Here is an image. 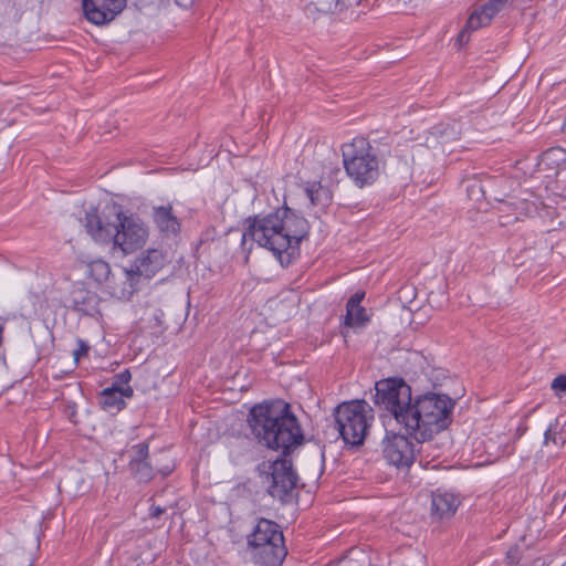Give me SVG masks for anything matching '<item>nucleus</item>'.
<instances>
[{
	"label": "nucleus",
	"mask_w": 566,
	"mask_h": 566,
	"mask_svg": "<svg viewBox=\"0 0 566 566\" xmlns=\"http://www.w3.org/2000/svg\"><path fill=\"white\" fill-rule=\"evenodd\" d=\"M460 132L455 124H440L432 128L430 135L440 144H447L459 138Z\"/></svg>",
	"instance_id": "nucleus-22"
},
{
	"label": "nucleus",
	"mask_w": 566,
	"mask_h": 566,
	"mask_svg": "<svg viewBox=\"0 0 566 566\" xmlns=\"http://www.w3.org/2000/svg\"><path fill=\"white\" fill-rule=\"evenodd\" d=\"M248 424L260 444L281 451L282 455H290L304 441L298 419L290 403L281 399L253 406L248 416Z\"/></svg>",
	"instance_id": "nucleus-2"
},
{
	"label": "nucleus",
	"mask_w": 566,
	"mask_h": 566,
	"mask_svg": "<svg viewBox=\"0 0 566 566\" xmlns=\"http://www.w3.org/2000/svg\"><path fill=\"white\" fill-rule=\"evenodd\" d=\"M127 0H83L85 18L93 24L103 25L113 21L125 8Z\"/></svg>",
	"instance_id": "nucleus-12"
},
{
	"label": "nucleus",
	"mask_w": 566,
	"mask_h": 566,
	"mask_svg": "<svg viewBox=\"0 0 566 566\" xmlns=\"http://www.w3.org/2000/svg\"><path fill=\"white\" fill-rule=\"evenodd\" d=\"M453 407L454 401L448 395L436 392L418 395L413 399L405 426L406 433L417 443L430 442L434 433L450 424Z\"/></svg>",
	"instance_id": "nucleus-3"
},
{
	"label": "nucleus",
	"mask_w": 566,
	"mask_h": 566,
	"mask_svg": "<svg viewBox=\"0 0 566 566\" xmlns=\"http://www.w3.org/2000/svg\"><path fill=\"white\" fill-rule=\"evenodd\" d=\"M28 566H31V564H30V565H28Z\"/></svg>",
	"instance_id": "nucleus-38"
},
{
	"label": "nucleus",
	"mask_w": 566,
	"mask_h": 566,
	"mask_svg": "<svg viewBox=\"0 0 566 566\" xmlns=\"http://www.w3.org/2000/svg\"><path fill=\"white\" fill-rule=\"evenodd\" d=\"M129 469L134 476L142 482H148L155 475V470L148 460L143 462H129Z\"/></svg>",
	"instance_id": "nucleus-25"
},
{
	"label": "nucleus",
	"mask_w": 566,
	"mask_h": 566,
	"mask_svg": "<svg viewBox=\"0 0 566 566\" xmlns=\"http://www.w3.org/2000/svg\"><path fill=\"white\" fill-rule=\"evenodd\" d=\"M286 554L287 549L284 545V539L281 542H270L252 549L253 560L260 566H281Z\"/></svg>",
	"instance_id": "nucleus-14"
},
{
	"label": "nucleus",
	"mask_w": 566,
	"mask_h": 566,
	"mask_svg": "<svg viewBox=\"0 0 566 566\" xmlns=\"http://www.w3.org/2000/svg\"><path fill=\"white\" fill-rule=\"evenodd\" d=\"M347 176L363 188L373 185L380 174V160L376 149L364 137H356L342 148Z\"/></svg>",
	"instance_id": "nucleus-4"
},
{
	"label": "nucleus",
	"mask_w": 566,
	"mask_h": 566,
	"mask_svg": "<svg viewBox=\"0 0 566 566\" xmlns=\"http://www.w3.org/2000/svg\"><path fill=\"white\" fill-rule=\"evenodd\" d=\"M375 390V403L405 428L415 399L411 387L402 378H388L377 381Z\"/></svg>",
	"instance_id": "nucleus-6"
},
{
	"label": "nucleus",
	"mask_w": 566,
	"mask_h": 566,
	"mask_svg": "<svg viewBox=\"0 0 566 566\" xmlns=\"http://www.w3.org/2000/svg\"><path fill=\"white\" fill-rule=\"evenodd\" d=\"M507 1L509 0H488L470 14L467 21V28L471 30H479L480 28L488 25L504 8Z\"/></svg>",
	"instance_id": "nucleus-16"
},
{
	"label": "nucleus",
	"mask_w": 566,
	"mask_h": 566,
	"mask_svg": "<svg viewBox=\"0 0 566 566\" xmlns=\"http://www.w3.org/2000/svg\"><path fill=\"white\" fill-rule=\"evenodd\" d=\"M420 448L416 450V444L411 442L405 434L388 433L382 440V453L388 463L397 468H409L416 460V452L422 458L423 453L430 455V449L433 447L431 442L420 443Z\"/></svg>",
	"instance_id": "nucleus-8"
},
{
	"label": "nucleus",
	"mask_w": 566,
	"mask_h": 566,
	"mask_svg": "<svg viewBox=\"0 0 566 566\" xmlns=\"http://www.w3.org/2000/svg\"><path fill=\"white\" fill-rule=\"evenodd\" d=\"M562 566H566V562Z\"/></svg>",
	"instance_id": "nucleus-37"
},
{
	"label": "nucleus",
	"mask_w": 566,
	"mask_h": 566,
	"mask_svg": "<svg viewBox=\"0 0 566 566\" xmlns=\"http://www.w3.org/2000/svg\"><path fill=\"white\" fill-rule=\"evenodd\" d=\"M147 239L148 229L144 222L134 216H125L120 210L112 243L114 249L129 254L140 249Z\"/></svg>",
	"instance_id": "nucleus-9"
},
{
	"label": "nucleus",
	"mask_w": 566,
	"mask_h": 566,
	"mask_svg": "<svg viewBox=\"0 0 566 566\" xmlns=\"http://www.w3.org/2000/svg\"><path fill=\"white\" fill-rule=\"evenodd\" d=\"M563 196L566 198V187L563 189Z\"/></svg>",
	"instance_id": "nucleus-36"
},
{
	"label": "nucleus",
	"mask_w": 566,
	"mask_h": 566,
	"mask_svg": "<svg viewBox=\"0 0 566 566\" xmlns=\"http://www.w3.org/2000/svg\"><path fill=\"white\" fill-rule=\"evenodd\" d=\"M153 220L159 232L166 238L177 237L180 232V221L170 205L154 207Z\"/></svg>",
	"instance_id": "nucleus-15"
},
{
	"label": "nucleus",
	"mask_w": 566,
	"mask_h": 566,
	"mask_svg": "<svg viewBox=\"0 0 566 566\" xmlns=\"http://www.w3.org/2000/svg\"><path fill=\"white\" fill-rule=\"evenodd\" d=\"M552 388L559 391H566V375L557 376L552 382Z\"/></svg>",
	"instance_id": "nucleus-30"
},
{
	"label": "nucleus",
	"mask_w": 566,
	"mask_h": 566,
	"mask_svg": "<svg viewBox=\"0 0 566 566\" xmlns=\"http://www.w3.org/2000/svg\"><path fill=\"white\" fill-rule=\"evenodd\" d=\"M289 455H282L274 461L263 462L259 465V472L264 483L268 484V493L282 502L291 496L297 484V474L293 470Z\"/></svg>",
	"instance_id": "nucleus-7"
},
{
	"label": "nucleus",
	"mask_w": 566,
	"mask_h": 566,
	"mask_svg": "<svg viewBox=\"0 0 566 566\" xmlns=\"http://www.w3.org/2000/svg\"><path fill=\"white\" fill-rule=\"evenodd\" d=\"M364 297L365 292L359 291L352 295V297L348 300L346 304V315L344 321L345 325L363 326L369 321L365 307L360 305Z\"/></svg>",
	"instance_id": "nucleus-19"
},
{
	"label": "nucleus",
	"mask_w": 566,
	"mask_h": 566,
	"mask_svg": "<svg viewBox=\"0 0 566 566\" xmlns=\"http://www.w3.org/2000/svg\"><path fill=\"white\" fill-rule=\"evenodd\" d=\"M70 301L74 311L93 316L97 312L99 298L96 293L78 286L71 291Z\"/></svg>",
	"instance_id": "nucleus-18"
},
{
	"label": "nucleus",
	"mask_w": 566,
	"mask_h": 566,
	"mask_svg": "<svg viewBox=\"0 0 566 566\" xmlns=\"http://www.w3.org/2000/svg\"><path fill=\"white\" fill-rule=\"evenodd\" d=\"M359 2L360 0H312L310 6L322 13H340Z\"/></svg>",
	"instance_id": "nucleus-21"
},
{
	"label": "nucleus",
	"mask_w": 566,
	"mask_h": 566,
	"mask_svg": "<svg viewBox=\"0 0 566 566\" xmlns=\"http://www.w3.org/2000/svg\"><path fill=\"white\" fill-rule=\"evenodd\" d=\"M334 428L338 437L352 447L361 446L374 420L373 408L365 400H352L334 410Z\"/></svg>",
	"instance_id": "nucleus-5"
},
{
	"label": "nucleus",
	"mask_w": 566,
	"mask_h": 566,
	"mask_svg": "<svg viewBox=\"0 0 566 566\" xmlns=\"http://www.w3.org/2000/svg\"><path fill=\"white\" fill-rule=\"evenodd\" d=\"M88 273L96 282H105L111 274L109 264L101 259L94 260L88 263Z\"/></svg>",
	"instance_id": "nucleus-24"
},
{
	"label": "nucleus",
	"mask_w": 566,
	"mask_h": 566,
	"mask_svg": "<svg viewBox=\"0 0 566 566\" xmlns=\"http://www.w3.org/2000/svg\"><path fill=\"white\" fill-rule=\"evenodd\" d=\"M120 206H106L101 212L91 209L84 218V228L97 243H113L116 223L119 220Z\"/></svg>",
	"instance_id": "nucleus-10"
},
{
	"label": "nucleus",
	"mask_w": 566,
	"mask_h": 566,
	"mask_svg": "<svg viewBox=\"0 0 566 566\" xmlns=\"http://www.w3.org/2000/svg\"><path fill=\"white\" fill-rule=\"evenodd\" d=\"M166 264V255L159 249H148L139 258L136 259L133 268L126 270V279L130 287H134L140 276L151 279L155 276Z\"/></svg>",
	"instance_id": "nucleus-11"
},
{
	"label": "nucleus",
	"mask_w": 566,
	"mask_h": 566,
	"mask_svg": "<svg viewBox=\"0 0 566 566\" xmlns=\"http://www.w3.org/2000/svg\"><path fill=\"white\" fill-rule=\"evenodd\" d=\"M521 551L517 545L511 546L506 552L505 560L509 566H517L520 560Z\"/></svg>",
	"instance_id": "nucleus-27"
},
{
	"label": "nucleus",
	"mask_w": 566,
	"mask_h": 566,
	"mask_svg": "<svg viewBox=\"0 0 566 566\" xmlns=\"http://www.w3.org/2000/svg\"><path fill=\"white\" fill-rule=\"evenodd\" d=\"M245 223L243 242L251 239L259 247L271 251L282 265H289L298 255L300 243L310 230L307 220L287 207L268 214L249 217Z\"/></svg>",
	"instance_id": "nucleus-1"
},
{
	"label": "nucleus",
	"mask_w": 566,
	"mask_h": 566,
	"mask_svg": "<svg viewBox=\"0 0 566 566\" xmlns=\"http://www.w3.org/2000/svg\"><path fill=\"white\" fill-rule=\"evenodd\" d=\"M195 0H175V2L182 8L191 7Z\"/></svg>",
	"instance_id": "nucleus-34"
},
{
	"label": "nucleus",
	"mask_w": 566,
	"mask_h": 566,
	"mask_svg": "<svg viewBox=\"0 0 566 566\" xmlns=\"http://www.w3.org/2000/svg\"><path fill=\"white\" fill-rule=\"evenodd\" d=\"M306 195L313 206H327L331 202V195L327 188L319 184H312L306 188Z\"/></svg>",
	"instance_id": "nucleus-23"
},
{
	"label": "nucleus",
	"mask_w": 566,
	"mask_h": 566,
	"mask_svg": "<svg viewBox=\"0 0 566 566\" xmlns=\"http://www.w3.org/2000/svg\"><path fill=\"white\" fill-rule=\"evenodd\" d=\"M165 512H166V509L160 507V506H156V505H151V506H150V509H149V516H150V517H154V518H158V517H160Z\"/></svg>",
	"instance_id": "nucleus-32"
},
{
	"label": "nucleus",
	"mask_w": 566,
	"mask_h": 566,
	"mask_svg": "<svg viewBox=\"0 0 566 566\" xmlns=\"http://www.w3.org/2000/svg\"><path fill=\"white\" fill-rule=\"evenodd\" d=\"M133 392L134 391L130 386H126L125 388L111 386L101 392L99 403L107 412H118L126 406L124 398H130Z\"/></svg>",
	"instance_id": "nucleus-17"
},
{
	"label": "nucleus",
	"mask_w": 566,
	"mask_h": 566,
	"mask_svg": "<svg viewBox=\"0 0 566 566\" xmlns=\"http://www.w3.org/2000/svg\"><path fill=\"white\" fill-rule=\"evenodd\" d=\"M88 349V345L84 340L78 339L77 348L73 352L74 360L77 363L83 356H86Z\"/></svg>",
	"instance_id": "nucleus-29"
},
{
	"label": "nucleus",
	"mask_w": 566,
	"mask_h": 566,
	"mask_svg": "<svg viewBox=\"0 0 566 566\" xmlns=\"http://www.w3.org/2000/svg\"><path fill=\"white\" fill-rule=\"evenodd\" d=\"M555 426L551 424L547 430L545 431L544 433V443L547 444L548 442H554L556 443V434L555 432H553V429H554Z\"/></svg>",
	"instance_id": "nucleus-31"
},
{
	"label": "nucleus",
	"mask_w": 566,
	"mask_h": 566,
	"mask_svg": "<svg viewBox=\"0 0 566 566\" xmlns=\"http://www.w3.org/2000/svg\"><path fill=\"white\" fill-rule=\"evenodd\" d=\"M283 538V533L276 523L266 518H260L253 532L248 536V545L252 551L270 542H281Z\"/></svg>",
	"instance_id": "nucleus-13"
},
{
	"label": "nucleus",
	"mask_w": 566,
	"mask_h": 566,
	"mask_svg": "<svg viewBox=\"0 0 566 566\" xmlns=\"http://www.w3.org/2000/svg\"><path fill=\"white\" fill-rule=\"evenodd\" d=\"M471 29H468L467 27L460 32L458 35V41L462 43H467L469 41V32H471Z\"/></svg>",
	"instance_id": "nucleus-33"
},
{
	"label": "nucleus",
	"mask_w": 566,
	"mask_h": 566,
	"mask_svg": "<svg viewBox=\"0 0 566 566\" xmlns=\"http://www.w3.org/2000/svg\"><path fill=\"white\" fill-rule=\"evenodd\" d=\"M132 379L130 371L125 369L124 371L114 376V382L112 386H117L119 388H124V385H127Z\"/></svg>",
	"instance_id": "nucleus-28"
},
{
	"label": "nucleus",
	"mask_w": 566,
	"mask_h": 566,
	"mask_svg": "<svg viewBox=\"0 0 566 566\" xmlns=\"http://www.w3.org/2000/svg\"><path fill=\"white\" fill-rule=\"evenodd\" d=\"M459 499L448 492L437 491L432 494V512L439 517H448L454 514L459 506Z\"/></svg>",
	"instance_id": "nucleus-20"
},
{
	"label": "nucleus",
	"mask_w": 566,
	"mask_h": 566,
	"mask_svg": "<svg viewBox=\"0 0 566 566\" xmlns=\"http://www.w3.org/2000/svg\"><path fill=\"white\" fill-rule=\"evenodd\" d=\"M134 455L129 462H143L148 460L149 446L146 442L138 443L132 448Z\"/></svg>",
	"instance_id": "nucleus-26"
},
{
	"label": "nucleus",
	"mask_w": 566,
	"mask_h": 566,
	"mask_svg": "<svg viewBox=\"0 0 566 566\" xmlns=\"http://www.w3.org/2000/svg\"><path fill=\"white\" fill-rule=\"evenodd\" d=\"M527 430L526 426H520L517 428V434L518 437L523 436L525 433V431Z\"/></svg>",
	"instance_id": "nucleus-35"
}]
</instances>
